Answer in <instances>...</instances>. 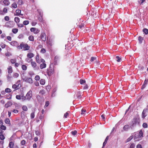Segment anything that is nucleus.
I'll list each match as a JSON object with an SVG mask.
<instances>
[{
  "label": "nucleus",
  "mask_w": 148,
  "mask_h": 148,
  "mask_svg": "<svg viewBox=\"0 0 148 148\" xmlns=\"http://www.w3.org/2000/svg\"><path fill=\"white\" fill-rule=\"evenodd\" d=\"M17 48L19 49H21L23 48L24 51L29 50L30 47L27 44L22 42L20 45L17 47Z\"/></svg>",
  "instance_id": "nucleus-1"
},
{
  "label": "nucleus",
  "mask_w": 148,
  "mask_h": 148,
  "mask_svg": "<svg viewBox=\"0 0 148 148\" xmlns=\"http://www.w3.org/2000/svg\"><path fill=\"white\" fill-rule=\"evenodd\" d=\"M140 120L139 118H134L132 120L131 123V126L134 127L136 125L139 124Z\"/></svg>",
  "instance_id": "nucleus-2"
},
{
  "label": "nucleus",
  "mask_w": 148,
  "mask_h": 148,
  "mask_svg": "<svg viewBox=\"0 0 148 148\" xmlns=\"http://www.w3.org/2000/svg\"><path fill=\"white\" fill-rule=\"evenodd\" d=\"M21 81L18 80L16 83L15 84L13 85L12 86V88L14 89L13 91H14L19 89L21 87V84H20Z\"/></svg>",
  "instance_id": "nucleus-3"
},
{
  "label": "nucleus",
  "mask_w": 148,
  "mask_h": 148,
  "mask_svg": "<svg viewBox=\"0 0 148 148\" xmlns=\"http://www.w3.org/2000/svg\"><path fill=\"white\" fill-rule=\"evenodd\" d=\"M32 97V90H30L27 92L26 95V97L27 98V101L30 100Z\"/></svg>",
  "instance_id": "nucleus-4"
},
{
  "label": "nucleus",
  "mask_w": 148,
  "mask_h": 148,
  "mask_svg": "<svg viewBox=\"0 0 148 148\" xmlns=\"http://www.w3.org/2000/svg\"><path fill=\"white\" fill-rule=\"evenodd\" d=\"M22 80L30 84H32L33 83L32 79L31 78L27 77H22Z\"/></svg>",
  "instance_id": "nucleus-5"
},
{
  "label": "nucleus",
  "mask_w": 148,
  "mask_h": 148,
  "mask_svg": "<svg viewBox=\"0 0 148 148\" xmlns=\"http://www.w3.org/2000/svg\"><path fill=\"white\" fill-rule=\"evenodd\" d=\"M14 23L12 21H9L5 23V26L11 28L13 27L14 25Z\"/></svg>",
  "instance_id": "nucleus-6"
},
{
  "label": "nucleus",
  "mask_w": 148,
  "mask_h": 148,
  "mask_svg": "<svg viewBox=\"0 0 148 148\" xmlns=\"http://www.w3.org/2000/svg\"><path fill=\"white\" fill-rule=\"evenodd\" d=\"M30 31L35 34H38L40 32L39 29L35 27H32L30 29Z\"/></svg>",
  "instance_id": "nucleus-7"
},
{
  "label": "nucleus",
  "mask_w": 148,
  "mask_h": 148,
  "mask_svg": "<svg viewBox=\"0 0 148 148\" xmlns=\"http://www.w3.org/2000/svg\"><path fill=\"white\" fill-rule=\"evenodd\" d=\"M51 65L50 66L49 71L48 72V75L49 76H51L54 73V68L51 66Z\"/></svg>",
  "instance_id": "nucleus-8"
},
{
  "label": "nucleus",
  "mask_w": 148,
  "mask_h": 148,
  "mask_svg": "<svg viewBox=\"0 0 148 148\" xmlns=\"http://www.w3.org/2000/svg\"><path fill=\"white\" fill-rule=\"evenodd\" d=\"M40 38L42 41L45 42L46 40V35L44 32H42L41 34Z\"/></svg>",
  "instance_id": "nucleus-9"
},
{
  "label": "nucleus",
  "mask_w": 148,
  "mask_h": 148,
  "mask_svg": "<svg viewBox=\"0 0 148 148\" xmlns=\"http://www.w3.org/2000/svg\"><path fill=\"white\" fill-rule=\"evenodd\" d=\"M8 12V9L6 8H4L3 10H0V15H3Z\"/></svg>",
  "instance_id": "nucleus-10"
},
{
  "label": "nucleus",
  "mask_w": 148,
  "mask_h": 148,
  "mask_svg": "<svg viewBox=\"0 0 148 148\" xmlns=\"http://www.w3.org/2000/svg\"><path fill=\"white\" fill-rule=\"evenodd\" d=\"M10 44L12 46L15 47L18 46V44L17 41H12L10 42Z\"/></svg>",
  "instance_id": "nucleus-11"
},
{
  "label": "nucleus",
  "mask_w": 148,
  "mask_h": 148,
  "mask_svg": "<svg viewBox=\"0 0 148 148\" xmlns=\"http://www.w3.org/2000/svg\"><path fill=\"white\" fill-rule=\"evenodd\" d=\"M148 110L147 108H145L143 110L142 113V117L143 118H145L146 115V112H147Z\"/></svg>",
  "instance_id": "nucleus-12"
},
{
  "label": "nucleus",
  "mask_w": 148,
  "mask_h": 148,
  "mask_svg": "<svg viewBox=\"0 0 148 148\" xmlns=\"http://www.w3.org/2000/svg\"><path fill=\"white\" fill-rule=\"evenodd\" d=\"M134 139L136 141H139L141 140V137H140L139 135H137L135 136L134 137Z\"/></svg>",
  "instance_id": "nucleus-13"
},
{
  "label": "nucleus",
  "mask_w": 148,
  "mask_h": 148,
  "mask_svg": "<svg viewBox=\"0 0 148 148\" xmlns=\"http://www.w3.org/2000/svg\"><path fill=\"white\" fill-rule=\"evenodd\" d=\"M8 73L9 74H11L13 72L12 68V66H9L8 68Z\"/></svg>",
  "instance_id": "nucleus-14"
},
{
  "label": "nucleus",
  "mask_w": 148,
  "mask_h": 148,
  "mask_svg": "<svg viewBox=\"0 0 148 148\" xmlns=\"http://www.w3.org/2000/svg\"><path fill=\"white\" fill-rule=\"evenodd\" d=\"M46 64L45 63V62L42 63L40 65V67L41 69H42L45 68L46 67Z\"/></svg>",
  "instance_id": "nucleus-15"
},
{
  "label": "nucleus",
  "mask_w": 148,
  "mask_h": 148,
  "mask_svg": "<svg viewBox=\"0 0 148 148\" xmlns=\"http://www.w3.org/2000/svg\"><path fill=\"white\" fill-rule=\"evenodd\" d=\"M3 3L6 6L9 5L10 3L9 0H3Z\"/></svg>",
  "instance_id": "nucleus-16"
},
{
  "label": "nucleus",
  "mask_w": 148,
  "mask_h": 148,
  "mask_svg": "<svg viewBox=\"0 0 148 148\" xmlns=\"http://www.w3.org/2000/svg\"><path fill=\"white\" fill-rule=\"evenodd\" d=\"M4 121L6 124H8L10 126L11 125L10 120L9 118H6L4 120Z\"/></svg>",
  "instance_id": "nucleus-17"
},
{
  "label": "nucleus",
  "mask_w": 148,
  "mask_h": 148,
  "mask_svg": "<svg viewBox=\"0 0 148 148\" xmlns=\"http://www.w3.org/2000/svg\"><path fill=\"white\" fill-rule=\"evenodd\" d=\"M12 105V103L10 101H8L7 103H5V107L7 108L9 107H10Z\"/></svg>",
  "instance_id": "nucleus-18"
},
{
  "label": "nucleus",
  "mask_w": 148,
  "mask_h": 148,
  "mask_svg": "<svg viewBox=\"0 0 148 148\" xmlns=\"http://www.w3.org/2000/svg\"><path fill=\"white\" fill-rule=\"evenodd\" d=\"M59 60V57L58 56H56L54 58V61L53 64L55 65H56L57 64V62Z\"/></svg>",
  "instance_id": "nucleus-19"
},
{
  "label": "nucleus",
  "mask_w": 148,
  "mask_h": 148,
  "mask_svg": "<svg viewBox=\"0 0 148 148\" xmlns=\"http://www.w3.org/2000/svg\"><path fill=\"white\" fill-rule=\"evenodd\" d=\"M16 13L14 14V16H19L21 14V11L20 10L17 9L16 10Z\"/></svg>",
  "instance_id": "nucleus-20"
},
{
  "label": "nucleus",
  "mask_w": 148,
  "mask_h": 148,
  "mask_svg": "<svg viewBox=\"0 0 148 148\" xmlns=\"http://www.w3.org/2000/svg\"><path fill=\"white\" fill-rule=\"evenodd\" d=\"M34 56V54L32 53H28L27 54V57L29 58H31Z\"/></svg>",
  "instance_id": "nucleus-21"
},
{
  "label": "nucleus",
  "mask_w": 148,
  "mask_h": 148,
  "mask_svg": "<svg viewBox=\"0 0 148 148\" xmlns=\"http://www.w3.org/2000/svg\"><path fill=\"white\" fill-rule=\"evenodd\" d=\"M130 128V126L128 125H126L124 126L123 130L125 131H127Z\"/></svg>",
  "instance_id": "nucleus-22"
},
{
  "label": "nucleus",
  "mask_w": 148,
  "mask_h": 148,
  "mask_svg": "<svg viewBox=\"0 0 148 148\" xmlns=\"http://www.w3.org/2000/svg\"><path fill=\"white\" fill-rule=\"evenodd\" d=\"M31 65L34 68H36L37 66V64L35 62H32Z\"/></svg>",
  "instance_id": "nucleus-23"
},
{
  "label": "nucleus",
  "mask_w": 148,
  "mask_h": 148,
  "mask_svg": "<svg viewBox=\"0 0 148 148\" xmlns=\"http://www.w3.org/2000/svg\"><path fill=\"white\" fill-rule=\"evenodd\" d=\"M36 60L37 62L38 63H40V60L39 59V55L37 54L36 56Z\"/></svg>",
  "instance_id": "nucleus-24"
},
{
  "label": "nucleus",
  "mask_w": 148,
  "mask_h": 148,
  "mask_svg": "<svg viewBox=\"0 0 148 148\" xmlns=\"http://www.w3.org/2000/svg\"><path fill=\"white\" fill-rule=\"evenodd\" d=\"M11 7L14 8H16L17 7V4L16 2H14L11 4Z\"/></svg>",
  "instance_id": "nucleus-25"
},
{
  "label": "nucleus",
  "mask_w": 148,
  "mask_h": 148,
  "mask_svg": "<svg viewBox=\"0 0 148 148\" xmlns=\"http://www.w3.org/2000/svg\"><path fill=\"white\" fill-rule=\"evenodd\" d=\"M21 99L23 101H24L25 100H27V98L26 97V96H24V95L23 93H21Z\"/></svg>",
  "instance_id": "nucleus-26"
},
{
  "label": "nucleus",
  "mask_w": 148,
  "mask_h": 148,
  "mask_svg": "<svg viewBox=\"0 0 148 148\" xmlns=\"http://www.w3.org/2000/svg\"><path fill=\"white\" fill-rule=\"evenodd\" d=\"M28 39L29 40L33 41H34V38L33 36L31 35L30 36L28 37Z\"/></svg>",
  "instance_id": "nucleus-27"
},
{
  "label": "nucleus",
  "mask_w": 148,
  "mask_h": 148,
  "mask_svg": "<svg viewBox=\"0 0 148 148\" xmlns=\"http://www.w3.org/2000/svg\"><path fill=\"white\" fill-rule=\"evenodd\" d=\"M40 84L42 85H43L45 84V80L44 79H41L40 81Z\"/></svg>",
  "instance_id": "nucleus-28"
},
{
  "label": "nucleus",
  "mask_w": 148,
  "mask_h": 148,
  "mask_svg": "<svg viewBox=\"0 0 148 148\" xmlns=\"http://www.w3.org/2000/svg\"><path fill=\"white\" fill-rule=\"evenodd\" d=\"M144 40L143 38L141 36H139L138 38V40L139 41L140 43H142V41Z\"/></svg>",
  "instance_id": "nucleus-29"
},
{
  "label": "nucleus",
  "mask_w": 148,
  "mask_h": 148,
  "mask_svg": "<svg viewBox=\"0 0 148 148\" xmlns=\"http://www.w3.org/2000/svg\"><path fill=\"white\" fill-rule=\"evenodd\" d=\"M14 145V144L13 142H10L9 144V147L10 148H13Z\"/></svg>",
  "instance_id": "nucleus-30"
},
{
  "label": "nucleus",
  "mask_w": 148,
  "mask_h": 148,
  "mask_svg": "<svg viewBox=\"0 0 148 148\" xmlns=\"http://www.w3.org/2000/svg\"><path fill=\"white\" fill-rule=\"evenodd\" d=\"M14 20L15 22L16 23H18L20 21L19 18L17 17H15Z\"/></svg>",
  "instance_id": "nucleus-31"
},
{
  "label": "nucleus",
  "mask_w": 148,
  "mask_h": 148,
  "mask_svg": "<svg viewBox=\"0 0 148 148\" xmlns=\"http://www.w3.org/2000/svg\"><path fill=\"white\" fill-rule=\"evenodd\" d=\"M18 31V29L17 28H14L12 29V32L14 34H16L17 33Z\"/></svg>",
  "instance_id": "nucleus-32"
},
{
  "label": "nucleus",
  "mask_w": 148,
  "mask_h": 148,
  "mask_svg": "<svg viewBox=\"0 0 148 148\" xmlns=\"http://www.w3.org/2000/svg\"><path fill=\"white\" fill-rule=\"evenodd\" d=\"M39 93L42 95H45V92L44 90L42 89L40 90Z\"/></svg>",
  "instance_id": "nucleus-33"
},
{
  "label": "nucleus",
  "mask_w": 148,
  "mask_h": 148,
  "mask_svg": "<svg viewBox=\"0 0 148 148\" xmlns=\"http://www.w3.org/2000/svg\"><path fill=\"white\" fill-rule=\"evenodd\" d=\"M0 128L2 130H6V127L5 125H2L0 127Z\"/></svg>",
  "instance_id": "nucleus-34"
},
{
  "label": "nucleus",
  "mask_w": 148,
  "mask_h": 148,
  "mask_svg": "<svg viewBox=\"0 0 148 148\" xmlns=\"http://www.w3.org/2000/svg\"><path fill=\"white\" fill-rule=\"evenodd\" d=\"M81 42L78 40H77L76 41V43L75 44V47L76 46L75 45H77V46H79L81 45Z\"/></svg>",
  "instance_id": "nucleus-35"
},
{
  "label": "nucleus",
  "mask_w": 148,
  "mask_h": 148,
  "mask_svg": "<svg viewBox=\"0 0 148 148\" xmlns=\"http://www.w3.org/2000/svg\"><path fill=\"white\" fill-rule=\"evenodd\" d=\"M21 93L20 95H17L16 96V99L18 100H20L21 99Z\"/></svg>",
  "instance_id": "nucleus-36"
},
{
  "label": "nucleus",
  "mask_w": 148,
  "mask_h": 148,
  "mask_svg": "<svg viewBox=\"0 0 148 148\" xmlns=\"http://www.w3.org/2000/svg\"><path fill=\"white\" fill-rule=\"evenodd\" d=\"M86 112V110L84 108H83L81 110V114H85Z\"/></svg>",
  "instance_id": "nucleus-37"
},
{
  "label": "nucleus",
  "mask_w": 148,
  "mask_h": 148,
  "mask_svg": "<svg viewBox=\"0 0 148 148\" xmlns=\"http://www.w3.org/2000/svg\"><path fill=\"white\" fill-rule=\"evenodd\" d=\"M21 68L23 70L25 71L27 70V67L25 65H22Z\"/></svg>",
  "instance_id": "nucleus-38"
},
{
  "label": "nucleus",
  "mask_w": 148,
  "mask_h": 148,
  "mask_svg": "<svg viewBox=\"0 0 148 148\" xmlns=\"http://www.w3.org/2000/svg\"><path fill=\"white\" fill-rule=\"evenodd\" d=\"M17 3L19 5H21L23 4V2L22 0H18L17 2Z\"/></svg>",
  "instance_id": "nucleus-39"
},
{
  "label": "nucleus",
  "mask_w": 148,
  "mask_h": 148,
  "mask_svg": "<svg viewBox=\"0 0 148 148\" xmlns=\"http://www.w3.org/2000/svg\"><path fill=\"white\" fill-rule=\"evenodd\" d=\"M29 23V21L27 20L25 21H23V23L24 25H27Z\"/></svg>",
  "instance_id": "nucleus-40"
},
{
  "label": "nucleus",
  "mask_w": 148,
  "mask_h": 148,
  "mask_svg": "<svg viewBox=\"0 0 148 148\" xmlns=\"http://www.w3.org/2000/svg\"><path fill=\"white\" fill-rule=\"evenodd\" d=\"M11 63L12 64H14L16 62V60L15 59H11L10 60Z\"/></svg>",
  "instance_id": "nucleus-41"
},
{
  "label": "nucleus",
  "mask_w": 148,
  "mask_h": 148,
  "mask_svg": "<svg viewBox=\"0 0 148 148\" xmlns=\"http://www.w3.org/2000/svg\"><path fill=\"white\" fill-rule=\"evenodd\" d=\"M143 32L146 34H148V29L146 28L144 29H143Z\"/></svg>",
  "instance_id": "nucleus-42"
},
{
  "label": "nucleus",
  "mask_w": 148,
  "mask_h": 148,
  "mask_svg": "<svg viewBox=\"0 0 148 148\" xmlns=\"http://www.w3.org/2000/svg\"><path fill=\"white\" fill-rule=\"evenodd\" d=\"M40 77L39 75H36L35 77V79L36 80L38 81H39L40 79Z\"/></svg>",
  "instance_id": "nucleus-43"
},
{
  "label": "nucleus",
  "mask_w": 148,
  "mask_h": 148,
  "mask_svg": "<svg viewBox=\"0 0 148 148\" xmlns=\"http://www.w3.org/2000/svg\"><path fill=\"white\" fill-rule=\"evenodd\" d=\"M5 138V137L3 134L0 135V139L1 140H3Z\"/></svg>",
  "instance_id": "nucleus-44"
},
{
  "label": "nucleus",
  "mask_w": 148,
  "mask_h": 148,
  "mask_svg": "<svg viewBox=\"0 0 148 148\" xmlns=\"http://www.w3.org/2000/svg\"><path fill=\"white\" fill-rule=\"evenodd\" d=\"M35 117V112H32L30 114V117L31 119H32L34 118Z\"/></svg>",
  "instance_id": "nucleus-45"
},
{
  "label": "nucleus",
  "mask_w": 148,
  "mask_h": 148,
  "mask_svg": "<svg viewBox=\"0 0 148 148\" xmlns=\"http://www.w3.org/2000/svg\"><path fill=\"white\" fill-rule=\"evenodd\" d=\"M37 11L38 12V13L40 16H42L43 13L41 10L39 9H38L37 10Z\"/></svg>",
  "instance_id": "nucleus-46"
},
{
  "label": "nucleus",
  "mask_w": 148,
  "mask_h": 148,
  "mask_svg": "<svg viewBox=\"0 0 148 148\" xmlns=\"http://www.w3.org/2000/svg\"><path fill=\"white\" fill-rule=\"evenodd\" d=\"M26 143V141L24 140H23L21 142V144L22 145H25Z\"/></svg>",
  "instance_id": "nucleus-47"
},
{
  "label": "nucleus",
  "mask_w": 148,
  "mask_h": 148,
  "mask_svg": "<svg viewBox=\"0 0 148 148\" xmlns=\"http://www.w3.org/2000/svg\"><path fill=\"white\" fill-rule=\"evenodd\" d=\"M22 108L24 111H27V108L25 106H23L22 107Z\"/></svg>",
  "instance_id": "nucleus-48"
},
{
  "label": "nucleus",
  "mask_w": 148,
  "mask_h": 148,
  "mask_svg": "<svg viewBox=\"0 0 148 148\" xmlns=\"http://www.w3.org/2000/svg\"><path fill=\"white\" fill-rule=\"evenodd\" d=\"M133 138V136H130V137H129L128 138L127 140V142H129Z\"/></svg>",
  "instance_id": "nucleus-49"
},
{
  "label": "nucleus",
  "mask_w": 148,
  "mask_h": 148,
  "mask_svg": "<svg viewBox=\"0 0 148 148\" xmlns=\"http://www.w3.org/2000/svg\"><path fill=\"white\" fill-rule=\"evenodd\" d=\"M19 75L18 73H14L13 75V77L16 78L18 77Z\"/></svg>",
  "instance_id": "nucleus-50"
},
{
  "label": "nucleus",
  "mask_w": 148,
  "mask_h": 148,
  "mask_svg": "<svg viewBox=\"0 0 148 148\" xmlns=\"http://www.w3.org/2000/svg\"><path fill=\"white\" fill-rule=\"evenodd\" d=\"M135 144L134 143H132L130 146V148H135Z\"/></svg>",
  "instance_id": "nucleus-51"
},
{
  "label": "nucleus",
  "mask_w": 148,
  "mask_h": 148,
  "mask_svg": "<svg viewBox=\"0 0 148 148\" xmlns=\"http://www.w3.org/2000/svg\"><path fill=\"white\" fill-rule=\"evenodd\" d=\"M138 135H139L140 137H143V132L142 130H140L139 132V134Z\"/></svg>",
  "instance_id": "nucleus-52"
},
{
  "label": "nucleus",
  "mask_w": 148,
  "mask_h": 148,
  "mask_svg": "<svg viewBox=\"0 0 148 148\" xmlns=\"http://www.w3.org/2000/svg\"><path fill=\"white\" fill-rule=\"evenodd\" d=\"M77 132L76 130H75L74 131H72L71 132V134L74 136L77 133Z\"/></svg>",
  "instance_id": "nucleus-53"
},
{
  "label": "nucleus",
  "mask_w": 148,
  "mask_h": 148,
  "mask_svg": "<svg viewBox=\"0 0 148 148\" xmlns=\"http://www.w3.org/2000/svg\"><path fill=\"white\" fill-rule=\"evenodd\" d=\"M0 45L1 48L3 49L5 47V45L3 43H1Z\"/></svg>",
  "instance_id": "nucleus-54"
},
{
  "label": "nucleus",
  "mask_w": 148,
  "mask_h": 148,
  "mask_svg": "<svg viewBox=\"0 0 148 148\" xmlns=\"http://www.w3.org/2000/svg\"><path fill=\"white\" fill-rule=\"evenodd\" d=\"M5 92H10L11 91V90L8 88H7L5 89Z\"/></svg>",
  "instance_id": "nucleus-55"
},
{
  "label": "nucleus",
  "mask_w": 148,
  "mask_h": 148,
  "mask_svg": "<svg viewBox=\"0 0 148 148\" xmlns=\"http://www.w3.org/2000/svg\"><path fill=\"white\" fill-rule=\"evenodd\" d=\"M116 58L117 59L116 61L118 62H120L121 60V58L120 57H119V56H116Z\"/></svg>",
  "instance_id": "nucleus-56"
},
{
  "label": "nucleus",
  "mask_w": 148,
  "mask_h": 148,
  "mask_svg": "<svg viewBox=\"0 0 148 148\" xmlns=\"http://www.w3.org/2000/svg\"><path fill=\"white\" fill-rule=\"evenodd\" d=\"M143 126L144 128H147V124L146 123H144L143 124Z\"/></svg>",
  "instance_id": "nucleus-57"
},
{
  "label": "nucleus",
  "mask_w": 148,
  "mask_h": 148,
  "mask_svg": "<svg viewBox=\"0 0 148 148\" xmlns=\"http://www.w3.org/2000/svg\"><path fill=\"white\" fill-rule=\"evenodd\" d=\"M84 24H82L81 25L78 26L80 29H81L82 28L84 27Z\"/></svg>",
  "instance_id": "nucleus-58"
},
{
  "label": "nucleus",
  "mask_w": 148,
  "mask_h": 148,
  "mask_svg": "<svg viewBox=\"0 0 148 148\" xmlns=\"http://www.w3.org/2000/svg\"><path fill=\"white\" fill-rule=\"evenodd\" d=\"M145 1V0H138V2L140 5L142 4Z\"/></svg>",
  "instance_id": "nucleus-59"
},
{
  "label": "nucleus",
  "mask_w": 148,
  "mask_h": 148,
  "mask_svg": "<svg viewBox=\"0 0 148 148\" xmlns=\"http://www.w3.org/2000/svg\"><path fill=\"white\" fill-rule=\"evenodd\" d=\"M86 82V81L84 80L81 79L80 80V82L81 84H83Z\"/></svg>",
  "instance_id": "nucleus-60"
},
{
  "label": "nucleus",
  "mask_w": 148,
  "mask_h": 148,
  "mask_svg": "<svg viewBox=\"0 0 148 148\" xmlns=\"http://www.w3.org/2000/svg\"><path fill=\"white\" fill-rule=\"evenodd\" d=\"M12 77L11 76V75H8L7 77V78L8 80L10 81L11 79L12 78Z\"/></svg>",
  "instance_id": "nucleus-61"
},
{
  "label": "nucleus",
  "mask_w": 148,
  "mask_h": 148,
  "mask_svg": "<svg viewBox=\"0 0 148 148\" xmlns=\"http://www.w3.org/2000/svg\"><path fill=\"white\" fill-rule=\"evenodd\" d=\"M46 52V50L44 48H42L40 50V52L42 53H44Z\"/></svg>",
  "instance_id": "nucleus-62"
},
{
  "label": "nucleus",
  "mask_w": 148,
  "mask_h": 148,
  "mask_svg": "<svg viewBox=\"0 0 148 148\" xmlns=\"http://www.w3.org/2000/svg\"><path fill=\"white\" fill-rule=\"evenodd\" d=\"M4 20L5 21H8L9 20V17L8 16H6L4 17Z\"/></svg>",
  "instance_id": "nucleus-63"
},
{
  "label": "nucleus",
  "mask_w": 148,
  "mask_h": 148,
  "mask_svg": "<svg viewBox=\"0 0 148 148\" xmlns=\"http://www.w3.org/2000/svg\"><path fill=\"white\" fill-rule=\"evenodd\" d=\"M44 115L43 114H41L39 116V119L41 120H43L44 119Z\"/></svg>",
  "instance_id": "nucleus-64"
}]
</instances>
